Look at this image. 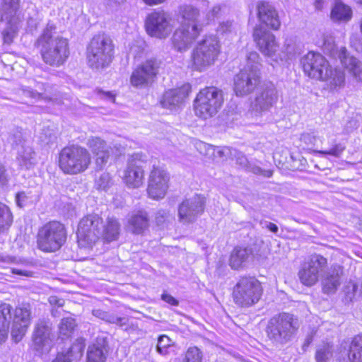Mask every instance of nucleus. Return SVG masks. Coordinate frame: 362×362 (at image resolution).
<instances>
[{"instance_id": "f257e3e1", "label": "nucleus", "mask_w": 362, "mask_h": 362, "mask_svg": "<svg viewBox=\"0 0 362 362\" xmlns=\"http://www.w3.org/2000/svg\"><path fill=\"white\" fill-rule=\"evenodd\" d=\"M36 45L40 50L43 61L51 66L63 64L69 55L67 39L57 33L53 24L47 25L37 38Z\"/></svg>"}, {"instance_id": "f03ea898", "label": "nucleus", "mask_w": 362, "mask_h": 362, "mask_svg": "<svg viewBox=\"0 0 362 362\" xmlns=\"http://www.w3.org/2000/svg\"><path fill=\"white\" fill-rule=\"evenodd\" d=\"M301 64L306 75L326 82L330 89L340 88L344 83L343 71L332 69L327 59L319 53L308 52L302 58Z\"/></svg>"}, {"instance_id": "7ed1b4c3", "label": "nucleus", "mask_w": 362, "mask_h": 362, "mask_svg": "<svg viewBox=\"0 0 362 362\" xmlns=\"http://www.w3.org/2000/svg\"><path fill=\"white\" fill-rule=\"evenodd\" d=\"M88 66L96 71H103L108 67L114 57V45L107 35H95L86 47Z\"/></svg>"}, {"instance_id": "20e7f679", "label": "nucleus", "mask_w": 362, "mask_h": 362, "mask_svg": "<svg viewBox=\"0 0 362 362\" xmlns=\"http://www.w3.org/2000/svg\"><path fill=\"white\" fill-rule=\"evenodd\" d=\"M90 152L78 145L66 146L59 156V167L67 175H77L85 172L91 163Z\"/></svg>"}, {"instance_id": "39448f33", "label": "nucleus", "mask_w": 362, "mask_h": 362, "mask_svg": "<svg viewBox=\"0 0 362 362\" xmlns=\"http://www.w3.org/2000/svg\"><path fill=\"white\" fill-rule=\"evenodd\" d=\"M260 66L259 54L255 52L249 53L246 65L234 78L236 95H247L255 90L260 81Z\"/></svg>"}, {"instance_id": "423d86ee", "label": "nucleus", "mask_w": 362, "mask_h": 362, "mask_svg": "<svg viewBox=\"0 0 362 362\" xmlns=\"http://www.w3.org/2000/svg\"><path fill=\"white\" fill-rule=\"evenodd\" d=\"M223 103V91L216 87H206L201 90L194 101L195 115L208 119L214 117Z\"/></svg>"}, {"instance_id": "0eeeda50", "label": "nucleus", "mask_w": 362, "mask_h": 362, "mask_svg": "<svg viewBox=\"0 0 362 362\" xmlns=\"http://www.w3.org/2000/svg\"><path fill=\"white\" fill-rule=\"evenodd\" d=\"M297 329V322L293 315L282 313L269 320L266 332L274 344L283 345L291 341Z\"/></svg>"}, {"instance_id": "6e6552de", "label": "nucleus", "mask_w": 362, "mask_h": 362, "mask_svg": "<svg viewBox=\"0 0 362 362\" xmlns=\"http://www.w3.org/2000/svg\"><path fill=\"white\" fill-rule=\"evenodd\" d=\"M220 47L219 40L216 36H206L192 51L193 69L203 71L211 66L218 58Z\"/></svg>"}, {"instance_id": "1a4fd4ad", "label": "nucleus", "mask_w": 362, "mask_h": 362, "mask_svg": "<svg viewBox=\"0 0 362 362\" xmlns=\"http://www.w3.org/2000/svg\"><path fill=\"white\" fill-rule=\"evenodd\" d=\"M67 238L64 226L59 221H49L39 229L37 238L38 248L45 252L59 250Z\"/></svg>"}, {"instance_id": "9d476101", "label": "nucleus", "mask_w": 362, "mask_h": 362, "mask_svg": "<svg viewBox=\"0 0 362 362\" xmlns=\"http://www.w3.org/2000/svg\"><path fill=\"white\" fill-rule=\"evenodd\" d=\"M6 141L16 153V160L21 168L26 170L33 168L37 163L36 153L29 142L25 139L21 128L11 130Z\"/></svg>"}, {"instance_id": "9b49d317", "label": "nucleus", "mask_w": 362, "mask_h": 362, "mask_svg": "<svg viewBox=\"0 0 362 362\" xmlns=\"http://www.w3.org/2000/svg\"><path fill=\"white\" fill-rule=\"evenodd\" d=\"M262 293V286L258 280L254 277L244 276L234 286L233 297L236 305L248 308L259 300Z\"/></svg>"}, {"instance_id": "f8f14e48", "label": "nucleus", "mask_w": 362, "mask_h": 362, "mask_svg": "<svg viewBox=\"0 0 362 362\" xmlns=\"http://www.w3.org/2000/svg\"><path fill=\"white\" fill-rule=\"evenodd\" d=\"M103 220L96 214L84 216L79 222L77 230L78 245L81 247H92L103 235Z\"/></svg>"}, {"instance_id": "ddd939ff", "label": "nucleus", "mask_w": 362, "mask_h": 362, "mask_svg": "<svg viewBox=\"0 0 362 362\" xmlns=\"http://www.w3.org/2000/svg\"><path fill=\"white\" fill-rule=\"evenodd\" d=\"M277 100V92L272 83L261 86L256 93L255 100L251 103L248 116L257 120L268 112Z\"/></svg>"}, {"instance_id": "4468645a", "label": "nucleus", "mask_w": 362, "mask_h": 362, "mask_svg": "<svg viewBox=\"0 0 362 362\" xmlns=\"http://www.w3.org/2000/svg\"><path fill=\"white\" fill-rule=\"evenodd\" d=\"M327 258L320 254L311 255L302 264L298 275L300 281L306 286L316 284L327 267Z\"/></svg>"}, {"instance_id": "2eb2a0df", "label": "nucleus", "mask_w": 362, "mask_h": 362, "mask_svg": "<svg viewBox=\"0 0 362 362\" xmlns=\"http://www.w3.org/2000/svg\"><path fill=\"white\" fill-rule=\"evenodd\" d=\"M146 156L142 153H134L129 156L122 178L128 188L138 189L144 185V165Z\"/></svg>"}, {"instance_id": "dca6fc26", "label": "nucleus", "mask_w": 362, "mask_h": 362, "mask_svg": "<svg viewBox=\"0 0 362 362\" xmlns=\"http://www.w3.org/2000/svg\"><path fill=\"white\" fill-rule=\"evenodd\" d=\"M145 26L149 35L159 39L169 36L173 28L170 14L163 11H156L148 14Z\"/></svg>"}, {"instance_id": "f3484780", "label": "nucleus", "mask_w": 362, "mask_h": 362, "mask_svg": "<svg viewBox=\"0 0 362 362\" xmlns=\"http://www.w3.org/2000/svg\"><path fill=\"white\" fill-rule=\"evenodd\" d=\"M170 176L167 171L160 167L153 165L148 178L147 194L154 200L165 197L169 187Z\"/></svg>"}, {"instance_id": "a211bd4d", "label": "nucleus", "mask_w": 362, "mask_h": 362, "mask_svg": "<svg viewBox=\"0 0 362 362\" xmlns=\"http://www.w3.org/2000/svg\"><path fill=\"white\" fill-rule=\"evenodd\" d=\"M160 65V61L156 59H146L132 71L130 77L131 84L136 88L148 86L158 74Z\"/></svg>"}, {"instance_id": "6ab92c4d", "label": "nucleus", "mask_w": 362, "mask_h": 362, "mask_svg": "<svg viewBox=\"0 0 362 362\" xmlns=\"http://www.w3.org/2000/svg\"><path fill=\"white\" fill-rule=\"evenodd\" d=\"M204 197L199 194L185 199L178 208L180 221L184 223L194 221L204 212Z\"/></svg>"}, {"instance_id": "aec40b11", "label": "nucleus", "mask_w": 362, "mask_h": 362, "mask_svg": "<svg viewBox=\"0 0 362 362\" xmlns=\"http://www.w3.org/2000/svg\"><path fill=\"white\" fill-rule=\"evenodd\" d=\"M30 315L29 304H22L15 308L11 334L16 343L19 342L25 334L30 324Z\"/></svg>"}, {"instance_id": "412c9836", "label": "nucleus", "mask_w": 362, "mask_h": 362, "mask_svg": "<svg viewBox=\"0 0 362 362\" xmlns=\"http://www.w3.org/2000/svg\"><path fill=\"white\" fill-rule=\"evenodd\" d=\"M201 33L195 25L187 26L185 24H180L172 37L173 47L180 52L187 50Z\"/></svg>"}, {"instance_id": "4be33fe9", "label": "nucleus", "mask_w": 362, "mask_h": 362, "mask_svg": "<svg viewBox=\"0 0 362 362\" xmlns=\"http://www.w3.org/2000/svg\"><path fill=\"white\" fill-rule=\"evenodd\" d=\"M33 349L40 354L48 352L52 346L51 328L45 321L40 320L35 326L32 336Z\"/></svg>"}, {"instance_id": "5701e85b", "label": "nucleus", "mask_w": 362, "mask_h": 362, "mask_svg": "<svg viewBox=\"0 0 362 362\" xmlns=\"http://www.w3.org/2000/svg\"><path fill=\"white\" fill-rule=\"evenodd\" d=\"M254 40L259 49L265 56L272 57L278 49V45L275 36L269 31L258 26L253 31Z\"/></svg>"}, {"instance_id": "b1692460", "label": "nucleus", "mask_w": 362, "mask_h": 362, "mask_svg": "<svg viewBox=\"0 0 362 362\" xmlns=\"http://www.w3.org/2000/svg\"><path fill=\"white\" fill-rule=\"evenodd\" d=\"M191 92V86L185 83L179 88L170 89L165 92L160 104L163 107L175 110L180 107Z\"/></svg>"}, {"instance_id": "393cba45", "label": "nucleus", "mask_w": 362, "mask_h": 362, "mask_svg": "<svg viewBox=\"0 0 362 362\" xmlns=\"http://www.w3.org/2000/svg\"><path fill=\"white\" fill-rule=\"evenodd\" d=\"M87 146L94 156L96 167L102 169L109 160L111 148L105 141L96 136L89 138Z\"/></svg>"}, {"instance_id": "a878e982", "label": "nucleus", "mask_w": 362, "mask_h": 362, "mask_svg": "<svg viewBox=\"0 0 362 362\" xmlns=\"http://www.w3.org/2000/svg\"><path fill=\"white\" fill-rule=\"evenodd\" d=\"M343 267L339 264L332 265L329 270L321 276L324 293H334L341 284V277L343 275Z\"/></svg>"}, {"instance_id": "bb28decb", "label": "nucleus", "mask_w": 362, "mask_h": 362, "mask_svg": "<svg viewBox=\"0 0 362 362\" xmlns=\"http://www.w3.org/2000/svg\"><path fill=\"white\" fill-rule=\"evenodd\" d=\"M257 16L262 23L274 30L280 28L281 23L276 9L267 2H260L257 5Z\"/></svg>"}, {"instance_id": "cd10ccee", "label": "nucleus", "mask_w": 362, "mask_h": 362, "mask_svg": "<svg viewBox=\"0 0 362 362\" xmlns=\"http://www.w3.org/2000/svg\"><path fill=\"white\" fill-rule=\"evenodd\" d=\"M339 54V60L344 68L356 79L362 81V62L356 57L349 55L346 48H343Z\"/></svg>"}, {"instance_id": "c85d7f7f", "label": "nucleus", "mask_w": 362, "mask_h": 362, "mask_svg": "<svg viewBox=\"0 0 362 362\" xmlns=\"http://www.w3.org/2000/svg\"><path fill=\"white\" fill-rule=\"evenodd\" d=\"M21 0H1V21L4 22H16L21 21L19 16Z\"/></svg>"}, {"instance_id": "c756f323", "label": "nucleus", "mask_w": 362, "mask_h": 362, "mask_svg": "<svg viewBox=\"0 0 362 362\" xmlns=\"http://www.w3.org/2000/svg\"><path fill=\"white\" fill-rule=\"evenodd\" d=\"M149 226V216L144 210H139L133 213L129 220L127 227L135 234H141Z\"/></svg>"}, {"instance_id": "7c9ffc66", "label": "nucleus", "mask_w": 362, "mask_h": 362, "mask_svg": "<svg viewBox=\"0 0 362 362\" xmlns=\"http://www.w3.org/2000/svg\"><path fill=\"white\" fill-rule=\"evenodd\" d=\"M180 13L182 19L181 24L187 26L195 25L199 31L202 32V21H199L200 13L197 8L192 5H185L180 7Z\"/></svg>"}, {"instance_id": "2f4dec72", "label": "nucleus", "mask_w": 362, "mask_h": 362, "mask_svg": "<svg viewBox=\"0 0 362 362\" xmlns=\"http://www.w3.org/2000/svg\"><path fill=\"white\" fill-rule=\"evenodd\" d=\"M252 254L250 248L236 247L230 253L229 265L233 269H239L245 265Z\"/></svg>"}, {"instance_id": "473e14b6", "label": "nucleus", "mask_w": 362, "mask_h": 362, "mask_svg": "<svg viewBox=\"0 0 362 362\" xmlns=\"http://www.w3.org/2000/svg\"><path fill=\"white\" fill-rule=\"evenodd\" d=\"M12 307L8 303H1L0 305V342H4L6 339L8 333V329L12 319Z\"/></svg>"}, {"instance_id": "72a5a7b5", "label": "nucleus", "mask_w": 362, "mask_h": 362, "mask_svg": "<svg viewBox=\"0 0 362 362\" xmlns=\"http://www.w3.org/2000/svg\"><path fill=\"white\" fill-rule=\"evenodd\" d=\"M102 237L107 242L115 240L118 238L120 232V224L118 220L113 216H108L105 224L103 223Z\"/></svg>"}, {"instance_id": "f704fd0d", "label": "nucleus", "mask_w": 362, "mask_h": 362, "mask_svg": "<svg viewBox=\"0 0 362 362\" xmlns=\"http://www.w3.org/2000/svg\"><path fill=\"white\" fill-rule=\"evenodd\" d=\"M352 18L350 6L342 2H337L331 11V19L337 23H347Z\"/></svg>"}, {"instance_id": "c9c22d12", "label": "nucleus", "mask_w": 362, "mask_h": 362, "mask_svg": "<svg viewBox=\"0 0 362 362\" xmlns=\"http://www.w3.org/2000/svg\"><path fill=\"white\" fill-rule=\"evenodd\" d=\"M42 88L40 89V92L30 88H23L22 91L25 96L30 98L36 101L45 100L48 102L52 100L54 95L49 93L47 90L50 87L49 86H45L43 84L42 85Z\"/></svg>"}, {"instance_id": "e433bc0d", "label": "nucleus", "mask_w": 362, "mask_h": 362, "mask_svg": "<svg viewBox=\"0 0 362 362\" xmlns=\"http://www.w3.org/2000/svg\"><path fill=\"white\" fill-rule=\"evenodd\" d=\"M92 313L95 317L101 319L106 322L115 324L119 327L126 325L128 322V319L125 317H118L113 313H110L100 309L93 310Z\"/></svg>"}, {"instance_id": "4c0bfd02", "label": "nucleus", "mask_w": 362, "mask_h": 362, "mask_svg": "<svg viewBox=\"0 0 362 362\" xmlns=\"http://www.w3.org/2000/svg\"><path fill=\"white\" fill-rule=\"evenodd\" d=\"M323 42V49L325 52L329 54L330 56L334 58H339L340 59L339 53L343 48L346 47H341L340 48H338L335 44L334 37L330 33L324 34Z\"/></svg>"}, {"instance_id": "58836bf2", "label": "nucleus", "mask_w": 362, "mask_h": 362, "mask_svg": "<svg viewBox=\"0 0 362 362\" xmlns=\"http://www.w3.org/2000/svg\"><path fill=\"white\" fill-rule=\"evenodd\" d=\"M105 348L103 344H94L88 347L87 362H105L106 356Z\"/></svg>"}, {"instance_id": "ea45409f", "label": "nucleus", "mask_w": 362, "mask_h": 362, "mask_svg": "<svg viewBox=\"0 0 362 362\" xmlns=\"http://www.w3.org/2000/svg\"><path fill=\"white\" fill-rule=\"evenodd\" d=\"M76 327L75 320L72 317H64L62 319L59 325V333L62 339L68 338L73 333Z\"/></svg>"}, {"instance_id": "a19ab883", "label": "nucleus", "mask_w": 362, "mask_h": 362, "mask_svg": "<svg viewBox=\"0 0 362 362\" xmlns=\"http://www.w3.org/2000/svg\"><path fill=\"white\" fill-rule=\"evenodd\" d=\"M333 346L329 343L323 344L318 346L315 353V359L317 362H327L332 357Z\"/></svg>"}, {"instance_id": "79ce46f5", "label": "nucleus", "mask_w": 362, "mask_h": 362, "mask_svg": "<svg viewBox=\"0 0 362 362\" xmlns=\"http://www.w3.org/2000/svg\"><path fill=\"white\" fill-rule=\"evenodd\" d=\"M85 346L84 339L78 338L64 355L69 356L71 360L80 358L83 355Z\"/></svg>"}, {"instance_id": "37998d69", "label": "nucleus", "mask_w": 362, "mask_h": 362, "mask_svg": "<svg viewBox=\"0 0 362 362\" xmlns=\"http://www.w3.org/2000/svg\"><path fill=\"white\" fill-rule=\"evenodd\" d=\"M21 21L14 22H6L7 27L2 33L4 42L10 45L16 35L18 31V25Z\"/></svg>"}, {"instance_id": "c03bdc74", "label": "nucleus", "mask_w": 362, "mask_h": 362, "mask_svg": "<svg viewBox=\"0 0 362 362\" xmlns=\"http://www.w3.org/2000/svg\"><path fill=\"white\" fill-rule=\"evenodd\" d=\"M13 221L12 214L7 206L0 202V232L8 228Z\"/></svg>"}, {"instance_id": "a18cd8bd", "label": "nucleus", "mask_w": 362, "mask_h": 362, "mask_svg": "<svg viewBox=\"0 0 362 362\" xmlns=\"http://www.w3.org/2000/svg\"><path fill=\"white\" fill-rule=\"evenodd\" d=\"M202 351L197 346H192L187 350L181 362H202Z\"/></svg>"}, {"instance_id": "49530a36", "label": "nucleus", "mask_w": 362, "mask_h": 362, "mask_svg": "<svg viewBox=\"0 0 362 362\" xmlns=\"http://www.w3.org/2000/svg\"><path fill=\"white\" fill-rule=\"evenodd\" d=\"M220 13L221 6L219 5H215L210 8L205 13V17L202 21V27L214 22L215 19L219 16Z\"/></svg>"}, {"instance_id": "de8ad7c7", "label": "nucleus", "mask_w": 362, "mask_h": 362, "mask_svg": "<svg viewBox=\"0 0 362 362\" xmlns=\"http://www.w3.org/2000/svg\"><path fill=\"white\" fill-rule=\"evenodd\" d=\"M171 339L166 335H162L158 338L156 346L157 351L161 355L168 354V348L171 346Z\"/></svg>"}, {"instance_id": "09e8293b", "label": "nucleus", "mask_w": 362, "mask_h": 362, "mask_svg": "<svg viewBox=\"0 0 362 362\" xmlns=\"http://www.w3.org/2000/svg\"><path fill=\"white\" fill-rule=\"evenodd\" d=\"M112 184V179L108 173H103L95 180V186L98 189L106 190Z\"/></svg>"}, {"instance_id": "8fccbe9b", "label": "nucleus", "mask_w": 362, "mask_h": 362, "mask_svg": "<svg viewBox=\"0 0 362 362\" xmlns=\"http://www.w3.org/2000/svg\"><path fill=\"white\" fill-rule=\"evenodd\" d=\"M299 51L296 41L292 39H286L284 45V52L286 53L288 59L294 57Z\"/></svg>"}, {"instance_id": "3c124183", "label": "nucleus", "mask_w": 362, "mask_h": 362, "mask_svg": "<svg viewBox=\"0 0 362 362\" xmlns=\"http://www.w3.org/2000/svg\"><path fill=\"white\" fill-rule=\"evenodd\" d=\"M195 147L202 155L204 156L209 159L211 158L213 152L214 151V146L203 142L202 141H197L195 143Z\"/></svg>"}, {"instance_id": "603ef678", "label": "nucleus", "mask_w": 362, "mask_h": 362, "mask_svg": "<svg viewBox=\"0 0 362 362\" xmlns=\"http://www.w3.org/2000/svg\"><path fill=\"white\" fill-rule=\"evenodd\" d=\"M214 151L210 159L214 160H224L230 153V149L228 147H216L214 146Z\"/></svg>"}, {"instance_id": "864d4df0", "label": "nucleus", "mask_w": 362, "mask_h": 362, "mask_svg": "<svg viewBox=\"0 0 362 362\" xmlns=\"http://www.w3.org/2000/svg\"><path fill=\"white\" fill-rule=\"evenodd\" d=\"M345 147L341 144H336L329 150L327 151H317L316 153L320 155H330L339 158L342 152L344 151Z\"/></svg>"}, {"instance_id": "5fc2aeb1", "label": "nucleus", "mask_w": 362, "mask_h": 362, "mask_svg": "<svg viewBox=\"0 0 362 362\" xmlns=\"http://www.w3.org/2000/svg\"><path fill=\"white\" fill-rule=\"evenodd\" d=\"M349 349L362 353V334H359L352 339L349 345Z\"/></svg>"}, {"instance_id": "6e6d98bb", "label": "nucleus", "mask_w": 362, "mask_h": 362, "mask_svg": "<svg viewBox=\"0 0 362 362\" xmlns=\"http://www.w3.org/2000/svg\"><path fill=\"white\" fill-rule=\"evenodd\" d=\"M233 29V22L227 21L222 22L219 24V25L217 28V32L221 34H225L227 33L232 32Z\"/></svg>"}, {"instance_id": "4d7b16f0", "label": "nucleus", "mask_w": 362, "mask_h": 362, "mask_svg": "<svg viewBox=\"0 0 362 362\" xmlns=\"http://www.w3.org/2000/svg\"><path fill=\"white\" fill-rule=\"evenodd\" d=\"M348 361L362 362V353L351 349H349Z\"/></svg>"}, {"instance_id": "13d9d810", "label": "nucleus", "mask_w": 362, "mask_h": 362, "mask_svg": "<svg viewBox=\"0 0 362 362\" xmlns=\"http://www.w3.org/2000/svg\"><path fill=\"white\" fill-rule=\"evenodd\" d=\"M170 217V213L167 210H159L156 216V221L157 224L160 225L167 221Z\"/></svg>"}, {"instance_id": "bf43d9fd", "label": "nucleus", "mask_w": 362, "mask_h": 362, "mask_svg": "<svg viewBox=\"0 0 362 362\" xmlns=\"http://www.w3.org/2000/svg\"><path fill=\"white\" fill-rule=\"evenodd\" d=\"M300 139L301 141L307 145L314 144L316 141V137L311 132H305L300 135Z\"/></svg>"}, {"instance_id": "052dcab7", "label": "nucleus", "mask_w": 362, "mask_h": 362, "mask_svg": "<svg viewBox=\"0 0 362 362\" xmlns=\"http://www.w3.org/2000/svg\"><path fill=\"white\" fill-rule=\"evenodd\" d=\"M8 182V177L4 166L0 165V188L5 187Z\"/></svg>"}, {"instance_id": "680f3d73", "label": "nucleus", "mask_w": 362, "mask_h": 362, "mask_svg": "<svg viewBox=\"0 0 362 362\" xmlns=\"http://www.w3.org/2000/svg\"><path fill=\"white\" fill-rule=\"evenodd\" d=\"M161 299L171 305L176 306L178 305L179 304V302L177 299H175L173 296L166 293L162 294Z\"/></svg>"}, {"instance_id": "e2e57ef3", "label": "nucleus", "mask_w": 362, "mask_h": 362, "mask_svg": "<svg viewBox=\"0 0 362 362\" xmlns=\"http://www.w3.org/2000/svg\"><path fill=\"white\" fill-rule=\"evenodd\" d=\"M48 301L51 305H57L58 307H62L64 304V300L62 298H59L56 296H49Z\"/></svg>"}, {"instance_id": "0e129e2a", "label": "nucleus", "mask_w": 362, "mask_h": 362, "mask_svg": "<svg viewBox=\"0 0 362 362\" xmlns=\"http://www.w3.org/2000/svg\"><path fill=\"white\" fill-rule=\"evenodd\" d=\"M235 156L236 161L242 167H246L247 165V159L241 152H237Z\"/></svg>"}, {"instance_id": "69168bd1", "label": "nucleus", "mask_w": 362, "mask_h": 362, "mask_svg": "<svg viewBox=\"0 0 362 362\" xmlns=\"http://www.w3.org/2000/svg\"><path fill=\"white\" fill-rule=\"evenodd\" d=\"M98 93L102 98L107 99L112 103L115 102V94L112 92L98 90Z\"/></svg>"}, {"instance_id": "338daca9", "label": "nucleus", "mask_w": 362, "mask_h": 362, "mask_svg": "<svg viewBox=\"0 0 362 362\" xmlns=\"http://www.w3.org/2000/svg\"><path fill=\"white\" fill-rule=\"evenodd\" d=\"M52 362H71V359L69 356L64 355V353H59Z\"/></svg>"}, {"instance_id": "774afa93", "label": "nucleus", "mask_w": 362, "mask_h": 362, "mask_svg": "<svg viewBox=\"0 0 362 362\" xmlns=\"http://www.w3.org/2000/svg\"><path fill=\"white\" fill-rule=\"evenodd\" d=\"M264 227L267 228L269 230L274 233V234H276L277 232L279 231L278 226L276 224L271 222L265 221Z\"/></svg>"}]
</instances>
